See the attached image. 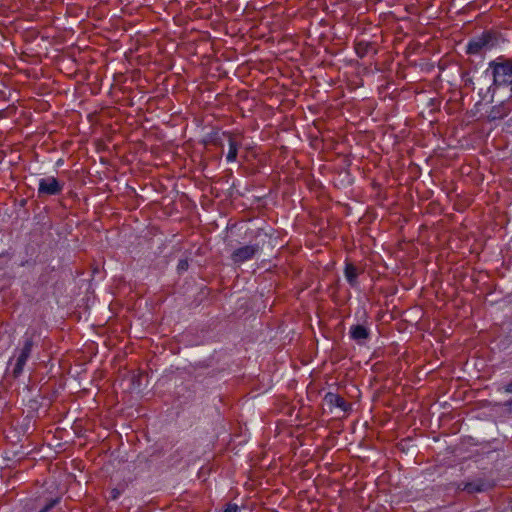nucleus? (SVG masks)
Returning a JSON list of instances; mask_svg holds the SVG:
<instances>
[{"label": "nucleus", "instance_id": "f257e3e1", "mask_svg": "<svg viewBox=\"0 0 512 512\" xmlns=\"http://www.w3.org/2000/svg\"><path fill=\"white\" fill-rule=\"evenodd\" d=\"M490 72L492 84L488 91L493 92L500 87H509L512 85V58L499 56L488 63L486 73Z\"/></svg>", "mask_w": 512, "mask_h": 512}, {"label": "nucleus", "instance_id": "f03ea898", "mask_svg": "<svg viewBox=\"0 0 512 512\" xmlns=\"http://www.w3.org/2000/svg\"><path fill=\"white\" fill-rule=\"evenodd\" d=\"M501 35L494 30H485L480 35L474 36L466 46L469 55H480L490 51L500 44Z\"/></svg>", "mask_w": 512, "mask_h": 512}, {"label": "nucleus", "instance_id": "7ed1b4c3", "mask_svg": "<svg viewBox=\"0 0 512 512\" xmlns=\"http://www.w3.org/2000/svg\"><path fill=\"white\" fill-rule=\"evenodd\" d=\"M64 182H60L54 176L41 178L38 184V197L57 196L62 193Z\"/></svg>", "mask_w": 512, "mask_h": 512}, {"label": "nucleus", "instance_id": "20e7f679", "mask_svg": "<svg viewBox=\"0 0 512 512\" xmlns=\"http://www.w3.org/2000/svg\"><path fill=\"white\" fill-rule=\"evenodd\" d=\"M33 346L34 341L32 337H25L23 347L20 350V353L17 357L15 366L12 371V374L15 378L19 377L22 374L24 366L31 355Z\"/></svg>", "mask_w": 512, "mask_h": 512}, {"label": "nucleus", "instance_id": "39448f33", "mask_svg": "<svg viewBox=\"0 0 512 512\" xmlns=\"http://www.w3.org/2000/svg\"><path fill=\"white\" fill-rule=\"evenodd\" d=\"M259 251V244L245 245L233 251L231 260L234 264H242L253 259Z\"/></svg>", "mask_w": 512, "mask_h": 512}, {"label": "nucleus", "instance_id": "423d86ee", "mask_svg": "<svg viewBox=\"0 0 512 512\" xmlns=\"http://www.w3.org/2000/svg\"><path fill=\"white\" fill-rule=\"evenodd\" d=\"M511 112V107L509 104L505 101H502L501 103L493 106L488 115L487 118L490 122L501 120L505 118L509 113Z\"/></svg>", "mask_w": 512, "mask_h": 512}, {"label": "nucleus", "instance_id": "0eeeda50", "mask_svg": "<svg viewBox=\"0 0 512 512\" xmlns=\"http://www.w3.org/2000/svg\"><path fill=\"white\" fill-rule=\"evenodd\" d=\"M324 401L329 407H337L343 412H348L351 409V405L343 397L333 392L326 393Z\"/></svg>", "mask_w": 512, "mask_h": 512}, {"label": "nucleus", "instance_id": "6e6552de", "mask_svg": "<svg viewBox=\"0 0 512 512\" xmlns=\"http://www.w3.org/2000/svg\"><path fill=\"white\" fill-rule=\"evenodd\" d=\"M349 336L358 344H363L367 339H369L370 330L362 324L352 325L349 330Z\"/></svg>", "mask_w": 512, "mask_h": 512}, {"label": "nucleus", "instance_id": "1a4fd4ad", "mask_svg": "<svg viewBox=\"0 0 512 512\" xmlns=\"http://www.w3.org/2000/svg\"><path fill=\"white\" fill-rule=\"evenodd\" d=\"M223 136L227 137L229 143V150L226 156L228 162H234L237 159L238 150L241 143L236 141L231 132H223Z\"/></svg>", "mask_w": 512, "mask_h": 512}, {"label": "nucleus", "instance_id": "9d476101", "mask_svg": "<svg viewBox=\"0 0 512 512\" xmlns=\"http://www.w3.org/2000/svg\"><path fill=\"white\" fill-rule=\"evenodd\" d=\"M344 276L347 280V282L352 287H356L358 284V269L355 265L352 263H346L345 269H344Z\"/></svg>", "mask_w": 512, "mask_h": 512}, {"label": "nucleus", "instance_id": "9b49d317", "mask_svg": "<svg viewBox=\"0 0 512 512\" xmlns=\"http://www.w3.org/2000/svg\"><path fill=\"white\" fill-rule=\"evenodd\" d=\"M462 490L469 494L483 492L485 490V483L481 479L465 482Z\"/></svg>", "mask_w": 512, "mask_h": 512}, {"label": "nucleus", "instance_id": "f8f14e48", "mask_svg": "<svg viewBox=\"0 0 512 512\" xmlns=\"http://www.w3.org/2000/svg\"><path fill=\"white\" fill-rule=\"evenodd\" d=\"M372 48L371 43L365 42V41H359L355 45V52L358 57L364 58L370 49Z\"/></svg>", "mask_w": 512, "mask_h": 512}, {"label": "nucleus", "instance_id": "ddd939ff", "mask_svg": "<svg viewBox=\"0 0 512 512\" xmlns=\"http://www.w3.org/2000/svg\"><path fill=\"white\" fill-rule=\"evenodd\" d=\"M189 267V263L187 259H180L177 265V270L179 273H182L184 271H187Z\"/></svg>", "mask_w": 512, "mask_h": 512}, {"label": "nucleus", "instance_id": "4468645a", "mask_svg": "<svg viewBox=\"0 0 512 512\" xmlns=\"http://www.w3.org/2000/svg\"><path fill=\"white\" fill-rule=\"evenodd\" d=\"M59 502V499H52L47 503L39 512H48L50 509H52L57 503Z\"/></svg>", "mask_w": 512, "mask_h": 512}, {"label": "nucleus", "instance_id": "2eb2a0df", "mask_svg": "<svg viewBox=\"0 0 512 512\" xmlns=\"http://www.w3.org/2000/svg\"><path fill=\"white\" fill-rule=\"evenodd\" d=\"M121 494H122V490H121V489H119V488H113V489H111V491H110V496H109V498H110L111 500H117V499L120 497V495H121Z\"/></svg>", "mask_w": 512, "mask_h": 512}, {"label": "nucleus", "instance_id": "dca6fc26", "mask_svg": "<svg viewBox=\"0 0 512 512\" xmlns=\"http://www.w3.org/2000/svg\"><path fill=\"white\" fill-rule=\"evenodd\" d=\"M463 80L465 82L466 87H470V88L474 89V82H473L472 77L469 76V73H465L463 75Z\"/></svg>", "mask_w": 512, "mask_h": 512}, {"label": "nucleus", "instance_id": "f3484780", "mask_svg": "<svg viewBox=\"0 0 512 512\" xmlns=\"http://www.w3.org/2000/svg\"><path fill=\"white\" fill-rule=\"evenodd\" d=\"M237 511H238V506L236 504H232V503L227 504L225 509L223 510V512H237Z\"/></svg>", "mask_w": 512, "mask_h": 512}, {"label": "nucleus", "instance_id": "a211bd4d", "mask_svg": "<svg viewBox=\"0 0 512 512\" xmlns=\"http://www.w3.org/2000/svg\"><path fill=\"white\" fill-rule=\"evenodd\" d=\"M505 392L512 394V380L504 387Z\"/></svg>", "mask_w": 512, "mask_h": 512}, {"label": "nucleus", "instance_id": "6ab92c4d", "mask_svg": "<svg viewBox=\"0 0 512 512\" xmlns=\"http://www.w3.org/2000/svg\"><path fill=\"white\" fill-rule=\"evenodd\" d=\"M464 483H465V482H461V483H457V484H455V486H456V490H458V491H463V490H462V488H463V484H464Z\"/></svg>", "mask_w": 512, "mask_h": 512}, {"label": "nucleus", "instance_id": "aec40b11", "mask_svg": "<svg viewBox=\"0 0 512 512\" xmlns=\"http://www.w3.org/2000/svg\"><path fill=\"white\" fill-rule=\"evenodd\" d=\"M505 406H507V407L510 409V411H512V400L507 401V402L505 403Z\"/></svg>", "mask_w": 512, "mask_h": 512}]
</instances>
